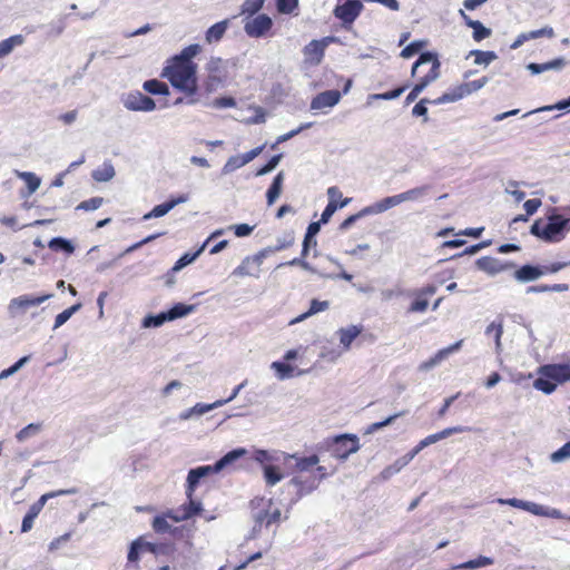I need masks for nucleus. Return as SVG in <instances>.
Here are the masks:
<instances>
[{
	"instance_id": "1",
	"label": "nucleus",
	"mask_w": 570,
	"mask_h": 570,
	"mask_svg": "<svg viewBox=\"0 0 570 570\" xmlns=\"http://www.w3.org/2000/svg\"><path fill=\"white\" fill-rule=\"evenodd\" d=\"M320 458L315 454L306 458H296L294 464L295 475L288 487H293L298 499L317 489L327 476L326 469L318 465Z\"/></svg>"
},
{
	"instance_id": "2",
	"label": "nucleus",
	"mask_w": 570,
	"mask_h": 570,
	"mask_svg": "<svg viewBox=\"0 0 570 570\" xmlns=\"http://www.w3.org/2000/svg\"><path fill=\"white\" fill-rule=\"evenodd\" d=\"M488 81L487 77L480 78L479 80H471L460 83L434 100L422 99L412 108V115L415 117H425L428 108L425 104L443 105L449 102H455L460 99L468 97L469 95L479 91Z\"/></svg>"
},
{
	"instance_id": "3",
	"label": "nucleus",
	"mask_w": 570,
	"mask_h": 570,
	"mask_svg": "<svg viewBox=\"0 0 570 570\" xmlns=\"http://www.w3.org/2000/svg\"><path fill=\"white\" fill-rule=\"evenodd\" d=\"M568 230H570V217L562 214L549 215L547 223L537 219L530 227V233L547 244H557V242L563 240Z\"/></svg>"
},
{
	"instance_id": "4",
	"label": "nucleus",
	"mask_w": 570,
	"mask_h": 570,
	"mask_svg": "<svg viewBox=\"0 0 570 570\" xmlns=\"http://www.w3.org/2000/svg\"><path fill=\"white\" fill-rule=\"evenodd\" d=\"M538 374L540 377L534 379L533 389L551 394L558 384L570 381V362L543 364L538 368Z\"/></svg>"
},
{
	"instance_id": "5",
	"label": "nucleus",
	"mask_w": 570,
	"mask_h": 570,
	"mask_svg": "<svg viewBox=\"0 0 570 570\" xmlns=\"http://www.w3.org/2000/svg\"><path fill=\"white\" fill-rule=\"evenodd\" d=\"M246 454V450L244 448L235 449L224 455L220 460H218L213 465H203L195 469H191L188 472L187 476V485H186V495L190 498L194 495L195 490L199 487L203 479L220 472L227 464H230L233 461L244 456Z\"/></svg>"
},
{
	"instance_id": "6",
	"label": "nucleus",
	"mask_w": 570,
	"mask_h": 570,
	"mask_svg": "<svg viewBox=\"0 0 570 570\" xmlns=\"http://www.w3.org/2000/svg\"><path fill=\"white\" fill-rule=\"evenodd\" d=\"M325 445L327 451L337 460H347L360 448L358 438L350 433L326 439Z\"/></svg>"
},
{
	"instance_id": "7",
	"label": "nucleus",
	"mask_w": 570,
	"mask_h": 570,
	"mask_svg": "<svg viewBox=\"0 0 570 570\" xmlns=\"http://www.w3.org/2000/svg\"><path fill=\"white\" fill-rule=\"evenodd\" d=\"M200 50L202 47L198 43L187 46L179 53L170 57L161 71H197V65L193 60Z\"/></svg>"
},
{
	"instance_id": "8",
	"label": "nucleus",
	"mask_w": 570,
	"mask_h": 570,
	"mask_svg": "<svg viewBox=\"0 0 570 570\" xmlns=\"http://www.w3.org/2000/svg\"><path fill=\"white\" fill-rule=\"evenodd\" d=\"M343 80V88L341 91L338 90H326L322 94H317L311 100L309 108L312 110H322L324 108H333L335 107L342 95H346L351 88L352 80L351 78H341Z\"/></svg>"
},
{
	"instance_id": "9",
	"label": "nucleus",
	"mask_w": 570,
	"mask_h": 570,
	"mask_svg": "<svg viewBox=\"0 0 570 570\" xmlns=\"http://www.w3.org/2000/svg\"><path fill=\"white\" fill-rule=\"evenodd\" d=\"M498 503L511 505L515 509H521V510L530 512L534 515L548 517V518H553V519L562 518V513L557 509L543 507L541 504H538V503H534L531 501H525L522 499H498Z\"/></svg>"
},
{
	"instance_id": "10",
	"label": "nucleus",
	"mask_w": 570,
	"mask_h": 570,
	"mask_svg": "<svg viewBox=\"0 0 570 570\" xmlns=\"http://www.w3.org/2000/svg\"><path fill=\"white\" fill-rule=\"evenodd\" d=\"M471 429L468 428V426H461V425H458V426H453V428H448V429H444L442 430L441 432H436V433H432V434H429L428 436H425L424 439H422L417 444H415L413 446V449L405 455V464L409 463L410 461H412L414 459V456L421 452L425 446H429V445H432L445 438H449L451 436L452 434H455V433H466V432H470Z\"/></svg>"
},
{
	"instance_id": "11",
	"label": "nucleus",
	"mask_w": 570,
	"mask_h": 570,
	"mask_svg": "<svg viewBox=\"0 0 570 570\" xmlns=\"http://www.w3.org/2000/svg\"><path fill=\"white\" fill-rule=\"evenodd\" d=\"M363 9L364 6L360 0H346L342 4H336L333 13L342 21V27L345 30H351L353 22L357 19Z\"/></svg>"
},
{
	"instance_id": "12",
	"label": "nucleus",
	"mask_w": 570,
	"mask_h": 570,
	"mask_svg": "<svg viewBox=\"0 0 570 570\" xmlns=\"http://www.w3.org/2000/svg\"><path fill=\"white\" fill-rule=\"evenodd\" d=\"M438 292L435 284H426L421 288H416L411 292L412 297L411 304L407 308L409 313H424L429 308V299Z\"/></svg>"
},
{
	"instance_id": "13",
	"label": "nucleus",
	"mask_w": 570,
	"mask_h": 570,
	"mask_svg": "<svg viewBox=\"0 0 570 570\" xmlns=\"http://www.w3.org/2000/svg\"><path fill=\"white\" fill-rule=\"evenodd\" d=\"M161 76L169 78L171 85L181 94L191 96L197 91L196 73H161Z\"/></svg>"
},
{
	"instance_id": "14",
	"label": "nucleus",
	"mask_w": 570,
	"mask_h": 570,
	"mask_svg": "<svg viewBox=\"0 0 570 570\" xmlns=\"http://www.w3.org/2000/svg\"><path fill=\"white\" fill-rule=\"evenodd\" d=\"M264 254H254L253 256H246L243 262L233 271V275L236 277H258L261 273V266L263 264Z\"/></svg>"
},
{
	"instance_id": "15",
	"label": "nucleus",
	"mask_w": 570,
	"mask_h": 570,
	"mask_svg": "<svg viewBox=\"0 0 570 570\" xmlns=\"http://www.w3.org/2000/svg\"><path fill=\"white\" fill-rule=\"evenodd\" d=\"M273 20L265 13H261L253 19H248L245 22L244 30L247 36L253 38H261L271 30Z\"/></svg>"
},
{
	"instance_id": "16",
	"label": "nucleus",
	"mask_w": 570,
	"mask_h": 570,
	"mask_svg": "<svg viewBox=\"0 0 570 570\" xmlns=\"http://www.w3.org/2000/svg\"><path fill=\"white\" fill-rule=\"evenodd\" d=\"M478 268L485 272L489 275H495L503 271H510L514 268L512 262H500L498 258L492 256H482L476 261Z\"/></svg>"
},
{
	"instance_id": "17",
	"label": "nucleus",
	"mask_w": 570,
	"mask_h": 570,
	"mask_svg": "<svg viewBox=\"0 0 570 570\" xmlns=\"http://www.w3.org/2000/svg\"><path fill=\"white\" fill-rule=\"evenodd\" d=\"M125 107L134 111H150L155 108V100L142 92H132L125 98Z\"/></svg>"
},
{
	"instance_id": "18",
	"label": "nucleus",
	"mask_w": 570,
	"mask_h": 570,
	"mask_svg": "<svg viewBox=\"0 0 570 570\" xmlns=\"http://www.w3.org/2000/svg\"><path fill=\"white\" fill-rule=\"evenodd\" d=\"M50 295H43V296H17L11 299L9 305V311L11 314H17L19 312H24L33 306L41 305L46 299H48Z\"/></svg>"
},
{
	"instance_id": "19",
	"label": "nucleus",
	"mask_w": 570,
	"mask_h": 570,
	"mask_svg": "<svg viewBox=\"0 0 570 570\" xmlns=\"http://www.w3.org/2000/svg\"><path fill=\"white\" fill-rule=\"evenodd\" d=\"M188 502L183 503L175 512L176 515H170L171 521L174 522H180L188 520L193 518L196 514H199L203 512V504L200 501L195 500L194 495L190 498H187Z\"/></svg>"
},
{
	"instance_id": "20",
	"label": "nucleus",
	"mask_w": 570,
	"mask_h": 570,
	"mask_svg": "<svg viewBox=\"0 0 570 570\" xmlns=\"http://www.w3.org/2000/svg\"><path fill=\"white\" fill-rule=\"evenodd\" d=\"M76 492H77V490L75 488H72V489H60V490H57V491L47 492L43 495H41L39 500H37L35 503H32L30 505L29 511L26 514L36 518V517H38L41 513V511H42V509H43V507H45V504H46V502L48 500H51V499H55V498H58V497H61V495L75 494Z\"/></svg>"
},
{
	"instance_id": "21",
	"label": "nucleus",
	"mask_w": 570,
	"mask_h": 570,
	"mask_svg": "<svg viewBox=\"0 0 570 570\" xmlns=\"http://www.w3.org/2000/svg\"><path fill=\"white\" fill-rule=\"evenodd\" d=\"M240 59H222L218 57H212L206 65V71H227L228 69H237L243 68V65H239Z\"/></svg>"
},
{
	"instance_id": "22",
	"label": "nucleus",
	"mask_w": 570,
	"mask_h": 570,
	"mask_svg": "<svg viewBox=\"0 0 570 570\" xmlns=\"http://www.w3.org/2000/svg\"><path fill=\"white\" fill-rule=\"evenodd\" d=\"M462 340L456 341L454 344L450 345L449 347H444L440 350L438 353H435L431 358L425 361L421 364L422 370H429L445 360L448 356H450L453 352L461 348Z\"/></svg>"
},
{
	"instance_id": "23",
	"label": "nucleus",
	"mask_w": 570,
	"mask_h": 570,
	"mask_svg": "<svg viewBox=\"0 0 570 570\" xmlns=\"http://www.w3.org/2000/svg\"><path fill=\"white\" fill-rule=\"evenodd\" d=\"M176 515V512L174 510H167L160 514H157L154 520H151V529L157 534H165L167 532H170L175 525L168 523L170 519V515Z\"/></svg>"
},
{
	"instance_id": "24",
	"label": "nucleus",
	"mask_w": 570,
	"mask_h": 570,
	"mask_svg": "<svg viewBox=\"0 0 570 570\" xmlns=\"http://www.w3.org/2000/svg\"><path fill=\"white\" fill-rule=\"evenodd\" d=\"M554 31L551 27H544L538 30H532L528 32H522L518 36V38L514 40V42L511 45L512 49H517L520 46H522L525 41L537 39L540 37H553Z\"/></svg>"
},
{
	"instance_id": "25",
	"label": "nucleus",
	"mask_w": 570,
	"mask_h": 570,
	"mask_svg": "<svg viewBox=\"0 0 570 570\" xmlns=\"http://www.w3.org/2000/svg\"><path fill=\"white\" fill-rule=\"evenodd\" d=\"M363 331L362 326L358 325H350L347 327H341L337 331V335L340 338V344L345 350H350L352 342L355 337H357Z\"/></svg>"
},
{
	"instance_id": "26",
	"label": "nucleus",
	"mask_w": 570,
	"mask_h": 570,
	"mask_svg": "<svg viewBox=\"0 0 570 570\" xmlns=\"http://www.w3.org/2000/svg\"><path fill=\"white\" fill-rule=\"evenodd\" d=\"M317 247V240L308 235H305L304 242H303V250H302V257H295L289 262V265H298L305 271H311L309 264L305 261V258L308 255V252L311 248Z\"/></svg>"
},
{
	"instance_id": "27",
	"label": "nucleus",
	"mask_w": 570,
	"mask_h": 570,
	"mask_svg": "<svg viewBox=\"0 0 570 570\" xmlns=\"http://www.w3.org/2000/svg\"><path fill=\"white\" fill-rule=\"evenodd\" d=\"M324 50L325 47L323 46V41L312 40L307 46H305L304 55L307 61L317 65L323 58Z\"/></svg>"
},
{
	"instance_id": "28",
	"label": "nucleus",
	"mask_w": 570,
	"mask_h": 570,
	"mask_svg": "<svg viewBox=\"0 0 570 570\" xmlns=\"http://www.w3.org/2000/svg\"><path fill=\"white\" fill-rule=\"evenodd\" d=\"M543 274H544V271L539 267H534L531 265H524V266L515 269L514 278L518 282L525 283V282H532L534 279H538Z\"/></svg>"
},
{
	"instance_id": "29",
	"label": "nucleus",
	"mask_w": 570,
	"mask_h": 570,
	"mask_svg": "<svg viewBox=\"0 0 570 570\" xmlns=\"http://www.w3.org/2000/svg\"><path fill=\"white\" fill-rule=\"evenodd\" d=\"M425 63H431L430 71H438L440 68V60L435 52L433 51H421L419 53V58L412 65L411 71H416L421 66Z\"/></svg>"
},
{
	"instance_id": "30",
	"label": "nucleus",
	"mask_w": 570,
	"mask_h": 570,
	"mask_svg": "<svg viewBox=\"0 0 570 570\" xmlns=\"http://www.w3.org/2000/svg\"><path fill=\"white\" fill-rule=\"evenodd\" d=\"M328 308V302L327 301H320L317 298H313L311 301V304H309V308L307 312L296 316L295 318H293L289 324L293 325V324H298V323H302L304 322L306 318H308L309 316L314 315V314H317L320 312H323V311H327Z\"/></svg>"
},
{
	"instance_id": "31",
	"label": "nucleus",
	"mask_w": 570,
	"mask_h": 570,
	"mask_svg": "<svg viewBox=\"0 0 570 570\" xmlns=\"http://www.w3.org/2000/svg\"><path fill=\"white\" fill-rule=\"evenodd\" d=\"M229 20L225 19L210 26L206 33L205 39L208 43L218 42L228 29Z\"/></svg>"
},
{
	"instance_id": "32",
	"label": "nucleus",
	"mask_w": 570,
	"mask_h": 570,
	"mask_svg": "<svg viewBox=\"0 0 570 570\" xmlns=\"http://www.w3.org/2000/svg\"><path fill=\"white\" fill-rule=\"evenodd\" d=\"M142 551L150 553H163L170 554L176 552V546L174 542H148L142 539Z\"/></svg>"
},
{
	"instance_id": "33",
	"label": "nucleus",
	"mask_w": 570,
	"mask_h": 570,
	"mask_svg": "<svg viewBox=\"0 0 570 570\" xmlns=\"http://www.w3.org/2000/svg\"><path fill=\"white\" fill-rule=\"evenodd\" d=\"M186 202V197H178L176 199H171L165 203H161L157 206H154V209H151L149 213L145 214L144 218L149 219L151 217H160L164 216L166 213H168L173 207H175L177 204Z\"/></svg>"
},
{
	"instance_id": "34",
	"label": "nucleus",
	"mask_w": 570,
	"mask_h": 570,
	"mask_svg": "<svg viewBox=\"0 0 570 570\" xmlns=\"http://www.w3.org/2000/svg\"><path fill=\"white\" fill-rule=\"evenodd\" d=\"M24 42L22 35L11 36L0 41V58L8 56L12 50Z\"/></svg>"
},
{
	"instance_id": "35",
	"label": "nucleus",
	"mask_w": 570,
	"mask_h": 570,
	"mask_svg": "<svg viewBox=\"0 0 570 570\" xmlns=\"http://www.w3.org/2000/svg\"><path fill=\"white\" fill-rule=\"evenodd\" d=\"M566 66V59L564 58H556L551 61L544 62V63H535L530 62L527 66L528 71H548L550 69H560Z\"/></svg>"
},
{
	"instance_id": "36",
	"label": "nucleus",
	"mask_w": 570,
	"mask_h": 570,
	"mask_svg": "<svg viewBox=\"0 0 570 570\" xmlns=\"http://www.w3.org/2000/svg\"><path fill=\"white\" fill-rule=\"evenodd\" d=\"M502 333H503L502 320L495 321L493 323H489V325L485 328V335L488 337H494L497 351L501 350Z\"/></svg>"
},
{
	"instance_id": "37",
	"label": "nucleus",
	"mask_w": 570,
	"mask_h": 570,
	"mask_svg": "<svg viewBox=\"0 0 570 570\" xmlns=\"http://www.w3.org/2000/svg\"><path fill=\"white\" fill-rule=\"evenodd\" d=\"M282 184H283V174L279 173L275 176L272 186L267 188L266 191V202L267 205H273L277 198L279 197L281 190H282Z\"/></svg>"
},
{
	"instance_id": "38",
	"label": "nucleus",
	"mask_w": 570,
	"mask_h": 570,
	"mask_svg": "<svg viewBox=\"0 0 570 570\" xmlns=\"http://www.w3.org/2000/svg\"><path fill=\"white\" fill-rule=\"evenodd\" d=\"M91 176L94 180L105 183L112 179L115 176V168L111 163H104L101 167L92 171Z\"/></svg>"
},
{
	"instance_id": "39",
	"label": "nucleus",
	"mask_w": 570,
	"mask_h": 570,
	"mask_svg": "<svg viewBox=\"0 0 570 570\" xmlns=\"http://www.w3.org/2000/svg\"><path fill=\"white\" fill-rule=\"evenodd\" d=\"M144 89L150 95H168V87L160 80H146Z\"/></svg>"
},
{
	"instance_id": "40",
	"label": "nucleus",
	"mask_w": 570,
	"mask_h": 570,
	"mask_svg": "<svg viewBox=\"0 0 570 570\" xmlns=\"http://www.w3.org/2000/svg\"><path fill=\"white\" fill-rule=\"evenodd\" d=\"M167 534L170 535L174 541H186L190 544L191 530L186 525H175L170 532H167Z\"/></svg>"
},
{
	"instance_id": "41",
	"label": "nucleus",
	"mask_w": 570,
	"mask_h": 570,
	"mask_svg": "<svg viewBox=\"0 0 570 570\" xmlns=\"http://www.w3.org/2000/svg\"><path fill=\"white\" fill-rule=\"evenodd\" d=\"M493 562H494L493 559L485 557V556H480L476 559L469 560L468 562H464V563H461V564L454 567V569H476L480 567L492 566Z\"/></svg>"
},
{
	"instance_id": "42",
	"label": "nucleus",
	"mask_w": 570,
	"mask_h": 570,
	"mask_svg": "<svg viewBox=\"0 0 570 570\" xmlns=\"http://www.w3.org/2000/svg\"><path fill=\"white\" fill-rule=\"evenodd\" d=\"M469 56H473L474 63L479 66H488L490 62L497 59L494 51L472 50Z\"/></svg>"
},
{
	"instance_id": "43",
	"label": "nucleus",
	"mask_w": 570,
	"mask_h": 570,
	"mask_svg": "<svg viewBox=\"0 0 570 570\" xmlns=\"http://www.w3.org/2000/svg\"><path fill=\"white\" fill-rule=\"evenodd\" d=\"M264 476L266 484L268 487L276 485L283 478L282 473L279 472V469L275 465H265L264 466Z\"/></svg>"
},
{
	"instance_id": "44",
	"label": "nucleus",
	"mask_w": 570,
	"mask_h": 570,
	"mask_svg": "<svg viewBox=\"0 0 570 570\" xmlns=\"http://www.w3.org/2000/svg\"><path fill=\"white\" fill-rule=\"evenodd\" d=\"M193 311L191 306H188L186 304L178 303L175 306H173L170 309H168L166 313V317L169 321H174L176 318H179L181 316H186Z\"/></svg>"
},
{
	"instance_id": "45",
	"label": "nucleus",
	"mask_w": 570,
	"mask_h": 570,
	"mask_svg": "<svg viewBox=\"0 0 570 570\" xmlns=\"http://www.w3.org/2000/svg\"><path fill=\"white\" fill-rule=\"evenodd\" d=\"M429 189L428 186L422 187H413L411 189H407L403 193H400V199L401 202H413L422 197L426 190Z\"/></svg>"
},
{
	"instance_id": "46",
	"label": "nucleus",
	"mask_w": 570,
	"mask_h": 570,
	"mask_svg": "<svg viewBox=\"0 0 570 570\" xmlns=\"http://www.w3.org/2000/svg\"><path fill=\"white\" fill-rule=\"evenodd\" d=\"M400 203H402V202L400 199L399 194L394 195V196L385 197L375 204L374 210H375V213H383V212H386L387 209H391L392 207L399 205Z\"/></svg>"
},
{
	"instance_id": "47",
	"label": "nucleus",
	"mask_w": 570,
	"mask_h": 570,
	"mask_svg": "<svg viewBox=\"0 0 570 570\" xmlns=\"http://www.w3.org/2000/svg\"><path fill=\"white\" fill-rule=\"evenodd\" d=\"M426 46V41L424 40H415L403 48L401 56L403 58H412L413 56L421 52V50Z\"/></svg>"
},
{
	"instance_id": "48",
	"label": "nucleus",
	"mask_w": 570,
	"mask_h": 570,
	"mask_svg": "<svg viewBox=\"0 0 570 570\" xmlns=\"http://www.w3.org/2000/svg\"><path fill=\"white\" fill-rule=\"evenodd\" d=\"M80 303H76L68 309H65L60 312L55 320V328H58L59 326L63 325L66 322L70 320V317L73 315V313L78 312L80 309Z\"/></svg>"
},
{
	"instance_id": "49",
	"label": "nucleus",
	"mask_w": 570,
	"mask_h": 570,
	"mask_svg": "<svg viewBox=\"0 0 570 570\" xmlns=\"http://www.w3.org/2000/svg\"><path fill=\"white\" fill-rule=\"evenodd\" d=\"M19 177L26 181L30 194H32L40 187L41 179L32 173H22L19 174Z\"/></svg>"
},
{
	"instance_id": "50",
	"label": "nucleus",
	"mask_w": 570,
	"mask_h": 570,
	"mask_svg": "<svg viewBox=\"0 0 570 570\" xmlns=\"http://www.w3.org/2000/svg\"><path fill=\"white\" fill-rule=\"evenodd\" d=\"M102 203L104 199L101 197H92L88 200H82L81 203H79L76 207V210H96L102 205Z\"/></svg>"
},
{
	"instance_id": "51",
	"label": "nucleus",
	"mask_w": 570,
	"mask_h": 570,
	"mask_svg": "<svg viewBox=\"0 0 570 570\" xmlns=\"http://www.w3.org/2000/svg\"><path fill=\"white\" fill-rule=\"evenodd\" d=\"M264 6V0H245L242 6V13L256 14Z\"/></svg>"
},
{
	"instance_id": "52",
	"label": "nucleus",
	"mask_w": 570,
	"mask_h": 570,
	"mask_svg": "<svg viewBox=\"0 0 570 570\" xmlns=\"http://www.w3.org/2000/svg\"><path fill=\"white\" fill-rule=\"evenodd\" d=\"M41 430V424H36V423H30L29 425H27L24 429H22L21 431H19L17 434H16V438L19 442H23L24 440H27L29 436L33 435V434H37L39 433Z\"/></svg>"
},
{
	"instance_id": "53",
	"label": "nucleus",
	"mask_w": 570,
	"mask_h": 570,
	"mask_svg": "<svg viewBox=\"0 0 570 570\" xmlns=\"http://www.w3.org/2000/svg\"><path fill=\"white\" fill-rule=\"evenodd\" d=\"M298 7V0H276V8L279 13H292Z\"/></svg>"
},
{
	"instance_id": "54",
	"label": "nucleus",
	"mask_w": 570,
	"mask_h": 570,
	"mask_svg": "<svg viewBox=\"0 0 570 570\" xmlns=\"http://www.w3.org/2000/svg\"><path fill=\"white\" fill-rule=\"evenodd\" d=\"M406 88H407L406 86H401V87H397L394 90L387 91L385 94H374V95H371L370 98L371 99H375V100H379V99H383V100L395 99V98L400 97L401 95H403L404 91L406 90Z\"/></svg>"
},
{
	"instance_id": "55",
	"label": "nucleus",
	"mask_w": 570,
	"mask_h": 570,
	"mask_svg": "<svg viewBox=\"0 0 570 570\" xmlns=\"http://www.w3.org/2000/svg\"><path fill=\"white\" fill-rule=\"evenodd\" d=\"M272 367L276 371L279 379L289 377L293 375L294 367L288 363L274 362Z\"/></svg>"
},
{
	"instance_id": "56",
	"label": "nucleus",
	"mask_w": 570,
	"mask_h": 570,
	"mask_svg": "<svg viewBox=\"0 0 570 570\" xmlns=\"http://www.w3.org/2000/svg\"><path fill=\"white\" fill-rule=\"evenodd\" d=\"M142 552V538L135 539L128 552V561L137 562L139 559V553Z\"/></svg>"
},
{
	"instance_id": "57",
	"label": "nucleus",
	"mask_w": 570,
	"mask_h": 570,
	"mask_svg": "<svg viewBox=\"0 0 570 570\" xmlns=\"http://www.w3.org/2000/svg\"><path fill=\"white\" fill-rule=\"evenodd\" d=\"M203 252V247H200L198 250H196L193 254H185L181 257L178 258L174 266V271H179L183 267H186L189 265L197 256H199Z\"/></svg>"
},
{
	"instance_id": "58",
	"label": "nucleus",
	"mask_w": 570,
	"mask_h": 570,
	"mask_svg": "<svg viewBox=\"0 0 570 570\" xmlns=\"http://www.w3.org/2000/svg\"><path fill=\"white\" fill-rule=\"evenodd\" d=\"M491 33V29L487 28L481 21H479L476 24H474L472 36L475 41H481L489 38Z\"/></svg>"
},
{
	"instance_id": "59",
	"label": "nucleus",
	"mask_w": 570,
	"mask_h": 570,
	"mask_svg": "<svg viewBox=\"0 0 570 570\" xmlns=\"http://www.w3.org/2000/svg\"><path fill=\"white\" fill-rule=\"evenodd\" d=\"M436 76H438V73H434V75H433V76H431V77H429V76H428V77L425 78V81H423V82H421V83H416V85L413 87V89L411 90L410 95H407V97H406V102H407V104L412 102V101L416 98V96H419V95L422 92V90H423L424 86L426 85V82H429V81H433V80L436 78Z\"/></svg>"
},
{
	"instance_id": "60",
	"label": "nucleus",
	"mask_w": 570,
	"mask_h": 570,
	"mask_svg": "<svg viewBox=\"0 0 570 570\" xmlns=\"http://www.w3.org/2000/svg\"><path fill=\"white\" fill-rule=\"evenodd\" d=\"M281 159H282V154L273 156L272 159H269L262 168H259L255 175L261 176V175H266V174L271 173L272 170H274L276 168V166L278 165Z\"/></svg>"
},
{
	"instance_id": "61",
	"label": "nucleus",
	"mask_w": 570,
	"mask_h": 570,
	"mask_svg": "<svg viewBox=\"0 0 570 570\" xmlns=\"http://www.w3.org/2000/svg\"><path fill=\"white\" fill-rule=\"evenodd\" d=\"M243 166H245V163H244V160L240 159L239 155L234 156V157H230L227 159V163H225V165L223 167V171L225 174H229Z\"/></svg>"
},
{
	"instance_id": "62",
	"label": "nucleus",
	"mask_w": 570,
	"mask_h": 570,
	"mask_svg": "<svg viewBox=\"0 0 570 570\" xmlns=\"http://www.w3.org/2000/svg\"><path fill=\"white\" fill-rule=\"evenodd\" d=\"M401 415H402V413H396L383 421L370 424L366 430V433H375L376 431L381 430L382 428L393 423L395 421V419L400 417Z\"/></svg>"
},
{
	"instance_id": "63",
	"label": "nucleus",
	"mask_w": 570,
	"mask_h": 570,
	"mask_svg": "<svg viewBox=\"0 0 570 570\" xmlns=\"http://www.w3.org/2000/svg\"><path fill=\"white\" fill-rule=\"evenodd\" d=\"M570 459V442L562 445L559 450L552 453L551 460L554 462Z\"/></svg>"
},
{
	"instance_id": "64",
	"label": "nucleus",
	"mask_w": 570,
	"mask_h": 570,
	"mask_svg": "<svg viewBox=\"0 0 570 570\" xmlns=\"http://www.w3.org/2000/svg\"><path fill=\"white\" fill-rule=\"evenodd\" d=\"M541 204H542V202L538 198H533V199H529V200L524 202L523 207H524L525 214L532 215V214L537 213L538 209L540 208Z\"/></svg>"
}]
</instances>
